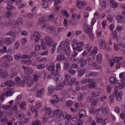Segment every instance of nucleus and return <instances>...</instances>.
Here are the masks:
<instances>
[{
  "instance_id": "nucleus-36",
  "label": "nucleus",
  "mask_w": 125,
  "mask_h": 125,
  "mask_svg": "<svg viewBox=\"0 0 125 125\" xmlns=\"http://www.w3.org/2000/svg\"><path fill=\"white\" fill-rule=\"evenodd\" d=\"M110 83H111L112 84H115V85H117V83H118L116 82V79L115 78L111 77L109 79Z\"/></svg>"
},
{
  "instance_id": "nucleus-19",
  "label": "nucleus",
  "mask_w": 125,
  "mask_h": 125,
  "mask_svg": "<svg viewBox=\"0 0 125 125\" xmlns=\"http://www.w3.org/2000/svg\"><path fill=\"white\" fill-rule=\"evenodd\" d=\"M77 7L78 8L81 9V8H83L84 6H85V5L84 4V2H83L81 0H78L76 3Z\"/></svg>"
},
{
  "instance_id": "nucleus-14",
  "label": "nucleus",
  "mask_w": 125,
  "mask_h": 125,
  "mask_svg": "<svg viewBox=\"0 0 125 125\" xmlns=\"http://www.w3.org/2000/svg\"><path fill=\"white\" fill-rule=\"evenodd\" d=\"M53 114L55 115H57V116L59 117L60 118L61 117H62L63 118H64V117H65L64 116V114H63V112L62 110H60V109L54 110L53 111Z\"/></svg>"
},
{
  "instance_id": "nucleus-40",
  "label": "nucleus",
  "mask_w": 125,
  "mask_h": 125,
  "mask_svg": "<svg viewBox=\"0 0 125 125\" xmlns=\"http://www.w3.org/2000/svg\"><path fill=\"white\" fill-rule=\"evenodd\" d=\"M12 4H13V1H9V2L7 3V5L6 7L7 9H11L13 8V6H12Z\"/></svg>"
},
{
  "instance_id": "nucleus-59",
  "label": "nucleus",
  "mask_w": 125,
  "mask_h": 125,
  "mask_svg": "<svg viewBox=\"0 0 125 125\" xmlns=\"http://www.w3.org/2000/svg\"><path fill=\"white\" fill-rule=\"evenodd\" d=\"M6 93H3L1 95H0V101H3L5 98Z\"/></svg>"
},
{
  "instance_id": "nucleus-24",
  "label": "nucleus",
  "mask_w": 125,
  "mask_h": 125,
  "mask_svg": "<svg viewBox=\"0 0 125 125\" xmlns=\"http://www.w3.org/2000/svg\"><path fill=\"white\" fill-rule=\"evenodd\" d=\"M74 83L76 85H78V84H79L78 81H76L75 78L71 79L70 82H69L68 84L69 85H72V84H74Z\"/></svg>"
},
{
  "instance_id": "nucleus-27",
  "label": "nucleus",
  "mask_w": 125,
  "mask_h": 125,
  "mask_svg": "<svg viewBox=\"0 0 125 125\" xmlns=\"http://www.w3.org/2000/svg\"><path fill=\"white\" fill-rule=\"evenodd\" d=\"M96 59L98 63H101L102 62V54L101 53H99L96 56Z\"/></svg>"
},
{
  "instance_id": "nucleus-22",
  "label": "nucleus",
  "mask_w": 125,
  "mask_h": 125,
  "mask_svg": "<svg viewBox=\"0 0 125 125\" xmlns=\"http://www.w3.org/2000/svg\"><path fill=\"white\" fill-rule=\"evenodd\" d=\"M37 62H39V63H44V62H46L47 61V59L45 57H39L37 58Z\"/></svg>"
},
{
  "instance_id": "nucleus-60",
  "label": "nucleus",
  "mask_w": 125,
  "mask_h": 125,
  "mask_svg": "<svg viewBox=\"0 0 125 125\" xmlns=\"http://www.w3.org/2000/svg\"><path fill=\"white\" fill-rule=\"evenodd\" d=\"M122 59H123V57H114L115 62H116V63L121 61V60H122Z\"/></svg>"
},
{
  "instance_id": "nucleus-1",
  "label": "nucleus",
  "mask_w": 125,
  "mask_h": 125,
  "mask_svg": "<svg viewBox=\"0 0 125 125\" xmlns=\"http://www.w3.org/2000/svg\"><path fill=\"white\" fill-rule=\"evenodd\" d=\"M55 65L54 63H48L46 65V68L48 71H51L52 75L55 76L58 74V72L61 70L60 63H58L56 65V69L55 68Z\"/></svg>"
},
{
  "instance_id": "nucleus-11",
  "label": "nucleus",
  "mask_w": 125,
  "mask_h": 125,
  "mask_svg": "<svg viewBox=\"0 0 125 125\" xmlns=\"http://www.w3.org/2000/svg\"><path fill=\"white\" fill-rule=\"evenodd\" d=\"M101 111H102V113L104 116H107L109 114V108L107 107H101Z\"/></svg>"
},
{
  "instance_id": "nucleus-26",
  "label": "nucleus",
  "mask_w": 125,
  "mask_h": 125,
  "mask_svg": "<svg viewBox=\"0 0 125 125\" xmlns=\"http://www.w3.org/2000/svg\"><path fill=\"white\" fill-rule=\"evenodd\" d=\"M89 83H90L89 84L90 88H91V89L94 88V87L96 86V83H95V82H94L93 79H90V82Z\"/></svg>"
},
{
  "instance_id": "nucleus-58",
  "label": "nucleus",
  "mask_w": 125,
  "mask_h": 125,
  "mask_svg": "<svg viewBox=\"0 0 125 125\" xmlns=\"http://www.w3.org/2000/svg\"><path fill=\"white\" fill-rule=\"evenodd\" d=\"M93 98L91 96H89L87 98V102H88V103H92V102H93Z\"/></svg>"
},
{
  "instance_id": "nucleus-4",
  "label": "nucleus",
  "mask_w": 125,
  "mask_h": 125,
  "mask_svg": "<svg viewBox=\"0 0 125 125\" xmlns=\"http://www.w3.org/2000/svg\"><path fill=\"white\" fill-rule=\"evenodd\" d=\"M27 80H28L27 81V86H28V87L32 86V85H33V83L29 80V77H28L27 75L24 76L23 80L19 83V85L22 86L25 84Z\"/></svg>"
},
{
  "instance_id": "nucleus-2",
  "label": "nucleus",
  "mask_w": 125,
  "mask_h": 125,
  "mask_svg": "<svg viewBox=\"0 0 125 125\" xmlns=\"http://www.w3.org/2000/svg\"><path fill=\"white\" fill-rule=\"evenodd\" d=\"M125 83H122L121 85H119V86H116V87L113 91V92L115 95H116V98L117 101L120 102L122 101L123 99V92L122 91H120L119 92V89H122L125 87Z\"/></svg>"
},
{
  "instance_id": "nucleus-63",
  "label": "nucleus",
  "mask_w": 125,
  "mask_h": 125,
  "mask_svg": "<svg viewBox=\"0 0 125 125\" xmlns=\"http://www.w3.org/2000/svg\"><path fill=\"white\" fill-rule=\"evenodd\" d=\"M68 42H69V40H66L64 41H62L61 43L62 45L63 46H64V45H68L69 44Z\"/></svg>"
},
{
  "instance_id": "nucleus-39",
  "label": "nucleus",
  "mask_w": 125,
  "mask_h": 125,
  "mask_svg": "<svg viewBox=\"0 0 125 125\" xmlns=\"http://www.w3.org/2000/svg\"><path fill=\"white\" fill-rule=\"evenodd\" d=\"M61 12L62 15H64V16H65V17H66L67 18H69V17H70V15L69 14V13H68L67 10L63 9L62 10Z\"/></svg>"
},
{
  "instance_id": "nucleus-32",
  "label": "nucleus",
  "mask_w": 125,
  "mask_h": 125,
  "mask_svg": "<svg viewBox=\"0 0 125 125\" xmlns=\"http://www.w3.org/2000/svg\"><path fill=\"white\" fill-rule=\"evenodd\" d=\"M109 4L110 6H111V7H113V8L117 7V5H118V3L115 2V1L113 0H110Z\"/></svg>"
},
{
  "instance_id": "nucleus-49",
  "label": "nucleus",
  "mask_w": 125,
  "mask_h": 125,
  "mask_svg": "<svg viewBox=\"0 0 125 125\" xmlns=\"http://www.w3.org/2000/svg\"><path fill=\"white\" fill-rule=\"evenodd\" d=\"M81 83L83 84L86 83H90V79H83L81 81Z\"/></svg>"
},
{
  "instance_id": "nucleus-29",
  "label": "nucleus",
  "mask_w": 125,
  "mask_h": 125,
  "mask_svg": "<svg viewBox=\"0 0 125 125\" xmlns=\"http://www.w3.org/2000/svg\"><path fill=\"white\" fill-rule=\"evenodd\" d=\"M53 80H55L56 83H60V82L62 81V77L59 76H57L54 77Z\"/></svg>"
},
{
  "instance_id": "nucleus-51",
  "label": "nucleus",
  "mask_w": 125,
  "mask_h": 125,
  "mask_svg": "<svg viewBox=\"0 0 125 125\" xmlns=\"http://www.w3.org/2000/svg\"><path fill=\"white\" fill-rule=\"evenodd\" d=\"M12 110L14 111V113H17L18 112V107L17 106V104H14V106L12 107Z\"/></svg>"
},
{
  "instance_id": "nucleus-16",
  "label": "nucleus",
  "mask_w": 125,
  "mask_h": 125,
  "mask_svg": "<svg viewBox=\"0 0 125 125\" xmlns=\"http://www.w3.org/2000/svg\"><path fill=\"white\" fill-rule=\"evenodd\" d=\"M65 81H63L62 83H58L56 87V89L57 90H62V89H63V87L65 85Z\"/></svg>"
},
{
  "instance_id": "nucleus-46",
  "label": "nucleus",
  "mask_w": 125,
  "mask_h": 125,
  "mask_svg": "<svg viewBox=\"0 0 125 125\" xmlns=\"http://www.w3.org/2000/svg\"><path fill=\"white\" fill-rule=\"evenodd\" d=\"M84 32L87 35L91 34L92 33V29L89 26L87 28L84 30Z\"/></svg>"
},
{
  "instance_id": "nucleus-57",
  "label": "nucleus",
  "mask_w": 125,
  "mask_h": 125,
  "mask_svg": "<svg viewBox=\"0 0 125 125\" xmlns=\"http://www.w3.org/2000/svg\"><path fill=\"white\" fill-rule=\"evenodd\" d=\"M50 102L51 103V104L54 105V104H57V103L59 102V101L58 99L50 100Z\"/></svg>"
},
{
  "instance_id": "nucleus-18",
  "label": "nucleus",
  "mask_w": 125,
  "mask_h": 125,
  "mask_svg": "<svg viewBox=\"0 0 125 125\" xmlns=\"http://www.w3.org/2000/svg\"><path fill=\"white\" fill-rule=\"evenodd\" d=\"M11 31L16 35L17 34H19L20 32H22V29L19 27H14L11 28Z\"/></svg>"
},
{
  "instance_id": "nucleus-7",
  "label": "nucleus",
  "mask_w": 125,
  "mask_h": 125,
  "mask_svg": "<svg viewBox=\"0 0 125 125\" xmlns=\"http://www.w3.org/2000/svg\"><path fill=\"white\" fill-rule=\"evenodd\" d=\"M35 42L38 43L40 40H41V34L38 32H34L33 34Z\"/></svg>"
},
{
  "instance_id": "nucleus-33",
  "label": "nucleus",
  "mask_w": 125,
  "mask_h": 125,
  "mask_svg": "<svg viewBox=\"0 0 125 125\" xmlns=\"http://www.w3.org/2000/svg\"><path fill=\"white\" fill-rule=\"evenodd\" d=\"M72 47L74 50H77V51H82L83 50V47L82 46H77L75 47V45L72 44Z\"/></svg>"
},
{
  "instance_id": "nucleus-37",
  "label": "nucleus",
  "mask_w": 125,
  "mask_h": 125,
  "mask_svg": "<svg viewBox=\"0 0 125 125\" xmlns=\"http://www.w3.org/2000/svg\"><path fill=\"white\" fill-rule=\"evenodd\" d=\"M125 17L124 16H117L116 17V19L119 22V23H122L123 22V19H125Z\"/></svg>"
},
{
  "instance_id": "nucleus-20",
  "label": "nucleus",
  "mask_w": 125,
  "mask_h": 125,
  "mask_svg": "<svg viewBox=\"0 0 125 125\" xmlns=\"http://www.w3.org/2000/svg\"><path fill=\"white\" fill-rule=\"evenodd\" d=\"M7 35L9 36L10 37H11V39H12L14 41H15V39H16L17 36L15 33L13 32L12 30L8 32L7 33Z\"/></svg>"
},
{
  "instance_id": "nucleus-50",
  "label": "nucleus",
  "mask_w": 125,
  "mask_h": 125,
  "mask_svg": "<svg viewBox=\"0 0 125 125\" xmlns=\"http://www.w3.org/2000/svg\"><path fill=\"white\" fill-rule=\"evenodd\" d=\"M19 46H20V42L18 41L15 42L14 45V49H18V48H19Z\"/></svg>"
},
{
  "instance_id": "nucleus-5",
  "label": "nucleus",
  "mask_w": 125,
  "mask_h": 125,
  "mask_svg": "<svg viewBox=\"0 0 125 125\" xmlns=\"http://www.w3.org/2000/svg\"><path fill=\"white\" fill-rule=\"evenodd\" d=\"M45 40V43L49 47H51L52 46V44H53V40L52 38H50L49 36H46L44 38Z\"/></svg>"
},
{
  "instance_id": "nucleus-54",
  "label": "nucleus",
  "mask_w": 125,
  "mask_h": 125,
  "mask_svg": "<svg viewBox=\"0 0 125 125\" xmlns=\"http://www.w3.org/2000/svg\"><path fill=\"white\" fill-rule=\"evenodd\" d=\"M79 101H82L83 99V94L80 93L78 98Z\"/></svg>"
},
{
  "instance_id": "nucleus-3",
  "label": "nucleus",
  "mask_w": 125,
  "mask_h": 125,
  "mask_svg": "<svg viewBox=\"0 0 125 125\" xmlns=\"http://www.w3.org/2000/svg\"><path fill=\"white\" fill-rule=\"evenodd\" d=\"M97 51H98L97 47H94L93 49L91 51V54L87 57L88 63H90L93 61H94V59H95V55L97 54Z\"/></svg>"
},
{
  "instance_id": "nucleus-21",
  "label": "nucleus",
  "mask_w": 125,
  "mask_h": 125,
  "mask_svg": "<svg viewBox=\"0 0 125 125\" xmlns=\"http://www.w3.org/2000/svg\"><path fill=\"white\" fill-rule=\"evenodd\" d=\"M43 93H44V88H42L37 93L36 96L38 98H42V95H43Z\"/></svg>"
},
{
  "instance_id": "nucleus-17",
  "label": "nucleus",
  "mask_w": 125,
  "mask_h": 125,
  "mask_svg": "<svg viewBox=\"0 0 125 125\" xmlns=\"http://www.w3.org/2000/svg\"><path fill=\"white\" fill-rule=\"evenodd\" d=\"M99 46L100 48L102 49H104L106 48V42L104 39H102L99 41Z\"/></svg>"
},
{
  "instance_id": "nucleus-31",
  "label": "nucleus",
  "mask_w": 125,
  "mask_h": 125,
  "mask_svg": "<svg viewBox=\"0 0 125 125\" xmlns=\"http://www.w3.org/2000/svg\"><path fill=\"white\" fill-rule=\"evenodd\" d=\"M57 61H64L65 60V56L64 55H59L57 57Z\"/></svg>"
},
{
  "instance_id": "nucleus-43",
  "label": "nucleus",
  "mask_w": 125,
  "mask_h": 125,
  "mask_svg": "<svg viewBox=\"0 0 125 125\" xmlns=\"http://www.w3.org/2000/svg\"><path fill=\"white\" fill-rule=\"evenodd\" d=\"M66 105L67 107H72L73 106V101L68 100L65 102Z\"/></svg>"
},
{
  "instance_id": "nucleus-13",
  "label": "nucleus",
  "mask_w": 125,
  "mask_h": 125,
  "mask_svg": "<svg viewBox=\"0 0 125 125\" xmlns=\"http://www.w3.org/2000/svg\"><path fill=\"white\" fill-rule=\"evenodd\" d=\"M14 40L12 39V38L10 39L9 37H6L4 39V43L6 45H9V44H11L14 42Z\"/></svg>"
},
{
  "instance_id": "nucleus-28",
  "label": "nucleus",
  "mask_w": 125,
  "mask_h": 125,
  "mask_svg": "<svg viewBox=\"0 0 125 125\" xmlns=\"http://www.w3.org/2000/svg\"><path fill=\"white\" fill-rule=\"evenodd\" d=\"M112 37L111 39L112 40H116V42H118L119 41V39L118 38V33H117V31H114L112 32Z\"/></svg>"
},
{
  "instance_id": "nucleus-47",
  "label": "nucleus",
  "mask_w": 125,
  "mask_h": 125,
  "mask_svg": "<svg viewBox=\"0 0 125 125\" xmlns=\"http://www.w3.org/2000/svg\"><path fill=\"white\" fill-rule=\"evenodd\" d=\"M32 125H42V123L41 122V121H40L39 119H37L35 121L32 122Z\"/></svg>"
},
{
  "instance_id": "nucleus-48",
  "label": "nucleus",
  "mask_w": 125,
  "mask_h": 125,
  "mask_svg": "<svg viewBox=\"0 0 125 125\" xmlns=\"http://www.w3.org/2000/svg\"><path fill=\"white\" fill-rule=\"evenodd\" d=\"M27 105V103L26 102H22L20 104V108L21 110H25V106Z\"/></svg>"
},
{
  "instance_id": "nucleus-44",
  "label": "nucleus",
  "mask_w": 125,
  "mask_h": 125,
  "mask_svg": "<svg viewBox=\"0 0 125 125\" xmlns=\"http://www.w3.org/2000/svg\"><path fill=\"white\" fill-rule=\"evenodd\" d=\"M45 23V18H41L39 20V25H42V24Z\"/></svg>"
},
{
  "instance_id": "nucleus-10",
  "label": "nucleus",
  "mask_w": 125,
  "mask_h": 125,
  "mask_svg": "<svg viewBox=\"0 0 125 125\" xmlns=\"http://www.w3.org/2000/svg\"><path fill=\"white\" fill-rule=\"evenodd\" d=\"M42 28H45V29H46V30L49 33L54 32L55 30L54 27L47 24H44L43 26H42Z\"/></svg>"
},
{
  "instance_id": "nucleus-25",
  "label": "nucleus",
  "mask_w": 125,
  "mask_h": 125,
  "mask_svg": "<svg viewBox=\"0 0 125 125\" xmlns=\"http://www.w3.org/2000/svg\"><path fill=\"white\" fill-rule=\"evenodd\" d=\"M2 59H4L6 61H11L13 58L11 56L9 55H6L2 57Z\"/></svg>"
},
{
  "instance_id": "nucleus-53",
  "label": "nucleus",
  "mask_w": 125,
  "mask_h": 125,
  "mask_svg": "<svg viewBox=\"0 0 125 125\" xmlns=\"http://www.w3.org/2000/svg\"><path fill=\"white\" fill-rule=\"evenodd\" d=\"M42 7L43 8H47V7H48V2H47V1H44L42 3Z\"/></svg>"
},
{
  "instance_id": "nucleus-23",
  "label": "nucleus",
  "mask_w": 125,
  "mask_h": 125,
  "mask_svg": "<svg viewBox=\"0 0 125 125\" xmlns=\"http://www.w3.org/2000/svg\"><path fill=\"white\" fill-rule=\"evenodd\" d=\"M78 73L79 74L80 77H82L83 75L85 74V72H86V69L84 68H79L77 70Z\"/></svg>"
},
{
  "instance_id": "nucleus-8",
  "label": "nucleus",
  "mask_w": 125,
  "mask_h": 125,
  "mask_svg": "<svg viewBox=\"0 0 125 125\" xmlns=\"http://www.w3.org/2000/svg\"><path fill=\"white\" fill-rule=\"evenodd\" d=\"M8 76V72L6 70L3 69H0V78L2 79H5Z\"/></svg>"
},
{
  "instance_id": "nucleus-64",
  "label": "nucleus",
  "mask_w": 125,
  "mask_h": 125,
  "mask_svg": "<svg viewBox=\"0 0 125 125\" xmlns=\"http://www.w3.org/2000/svg\"><path fill=\"white\" fill-rule=\"evenodd\" d=\"M118 46H120V47H121L123 49H125V43H119L118 44Z\"/></svg>"
},
{
  "instance_id": "nucleus-12",
  "label": "nucleus",
  "mask_w": 125,
  "mask_h": 125,
  "mask_svg": "<svg viewBox=\"0 0 125 125\" xmlns=\"http://www.w3.org/2000/svg\"><path fill=\"white\" fill-rule=\"evenodd\" d=\"M22 68L24 71L25 74L26 75H30V74H32V73H33V69L30 67L23 66Z\"/></svg>"
},
{
  "instance_id": "nucleus-35",
  "label": "nucleus",
  "mask_w": 125,
  "mask_h": 125,
  "mask_svg": "<svg viewBox=\"0 0 125 125\" xmlns=\"http://www.w3.org/2000/svg\"><path fill=\"white\" fill-rule=\"evenodd\" d=\"M91 94L93 97L96 98L99 97V96H100L101 93L100 92V91H99L97 93H95V92L94 91H92Z\"/></svg>"
},
{
  "instance_id": "nucleus-55",
  "label": "nucleus",
  "mask_w": 125,
  "mask_h": 125,
  "mask_svg": "<svg viewBox=\"0 0 125 125\" xmlns=\"http://www.w3.org/2000/svg\"><path fill=\"white\" fill-rule=\"evenodd\" d=\"M68 73H69V74H71V75H75V74H76V70L72 68L69 69L68 70Z\"/></svg>"
},
{
  "instance_id": "nucleus-52",
  "label": "nucleus",
  "mask_w": 125,
  "mask_h": 125,
  "mask_svg": "<svg viewBox=\"0 0 125 125\" xmlns=\"http://www.w3.org/2000/svg\"><path fill=\"white\" fill-rule=\"evenodd\" d=\"M41 46L42 49H45L46 48V45H45L43 40H41Z\"/></svg>"
},
{
  "instance_id": "nucleus-41",
  "label": "nucleus",
  "mask_w": 125,
  "mask_h": 125,
  "mask_svg": "<svg viewBox=\"0 0 125 125\" xmlns=\"http://www.w3.org/2000/svg\"><path fill=\"white\" fill-rule=\"evenodd\" d=\"M3 110H8L12 108V105H2L0 106Z\"/></svg>"
},
{
  "instance_id": "nucleus-38",
  "label": "nucleus",
  "mask_w": 125,
  "mask_h": 125,
  "mask_svg": "<svg viewBox=\"0 0 125 125\" xmlns=\"http://www.w3.org/2000/svg\"><path fill=\"white\" fill-rule=\"evenodd\" d=\"M22 23H23V19L19 18L16 22V25L20 26V24L22 25Z\"/></svg>"
},
{
  "instance_id": "nucleus-30",
  "label": "nucleus",
  "mask_w": 125,
  "mask_h": 125,
  "mask_svg": "<svg viewBox=\"0 0 125 125\" xmlns=\"http://www.w3.org/2000/svg\"><path fill=\"white\" fill-rule=\"evenodd\" d=\"M14 94V92L13 91V89H10L6 91V97L8 96H12Z\"/></svg>"
},
{
  "instance_id": "nucleus-15",
  "label": "nucleus",
  "mask_w": 125,
  "mask_h": 125,
  "mask_svg": "<svg viewBox=\"0 0 125 125\" xmlns=\"http://www.w3.org/2000/svg\"><path fill=\"white\" fill-rule=\"evenodd\" d=\"M16 117L19 120H22V119H24V117H25V114L21 111H18L16 112Z\"/></svg>"
},
{
  "instance_id": "nucleus-62",
  "label": "nucleus",
  "mask_w": 125,
  "mask_h": 125,
  "mask_svg": "<svg viewBox=\"0 0 125 125\" xmlns=\"http://www.w3.org/2000/svg\"><path fill=\"white\" fill-rule=\"evenodd\" d=\"M111 85H107L106 86V89H107V93H108V94H110V93H111V91H112V90L111 89Z\"/></svg>"
},
{
  "instance_id": "nucleus-45",
  "label": "nucleus",
  "mask_w": 125,
  "mask_h": 125,
  "mask_svg": "<svg viewBox=\"0 0 125 125\" xmlns=\"http://www.w3.org/2000/svg\"><path fill=\"white\" fill-rule=\"evenodd\" d=\"M56 45H57V43H54L52 48L51 49V53H54L55 52V49H56Z\"/></svg>"
},
{
  "instance_id": "nucleus-34",
  "label": "nucleus",
  "mask_w": 125,
  "mask_h": 125,
  "mask_svg": "<svg viewBox=\"0 0 125 125\" xmlns=\"http://www.w3.org/2000/svg\"><path fill=\"white\" fill-rule=\"evenodd\" d=\"M55 91V87L54 86H50L48 87V92L50 94H52V93H54Z\"/></svg>"
},
{
  "instance_id": "nucleus-56",
  "label": "nucleus",
  "mask_w": 125,
  "mask_h": 125,
  "mask_svg": "<svg viewBox=\"0 0 125 125\" xmlns=\"http://www.w3.org/2000/svg\"><path fill=\"white\" fill-rule=\"evenodd\" d=\"M79 114H81V115H82V116H84L85 117H86V116H87L86 111L85 110H84V109L81 110L79 112Z\"/></svg>"
},
{
  "instance_id": "nucleus-9",
  "label": "nucleus",
  "mask_w": 125,
  "mask_h": 125,
  "mask_svg": "<svg viewBox=\"0 0 125 125\" xmlns=\"http://www.w3.org/2000/svg\"><path fill=\"white\" fill-rule=\"evenodd\" d=\"M63 50L67 55H71V51H70V46L68 45H64L62 46Z\"/></svg>"
},
{
  "instance_id": "nucleus-6",
  "label": "nucleus",
  "mask_w": 125,
  "mask_h": 125,
  "mask_svg": "<svg viewBox=\"0 0 125 125\" xmlns=\"http://www.w3.org/2000/svg\"><path fill=\"white\" fill-rule=\"evenodd\" d=\"M14 84V81H12V80H10L2 83L0 86L1 87H4V86H6V85H8V86H13Z\"/></svg>"
},
{
  "instance_id": "nucleus-42",
  "label": "nucleus",
  "mask_w": 125,
  "mask_h": 125,
  "mask_svg": "<svg viewBox=\"0 0 125 125\" xmlns=\"http://www.w3.org/2000/svg\"><path fill=\"white\" fill-rule=\"evenodd\" d=\"M70 67V63L68 62H64L63 64V69L65 70H67Z\"/></svg>"
},
{
  "instance_id": "nucleus-61",
  "label": "nucleus",
  "mask_w": 125,
  "mask_h": 125,
  "mask_svg": "<svg viewBox=\"0 0 125 125\" xmlns=\"http://www.w3.org/2000/svg\"><path fill=\"white\" fill-rule=\"evenodd\" d=\"M114 98H115V96H114V95H110V96H109V102L110 103H113V102H114Z\"/></svg>"
}]
</instances>
